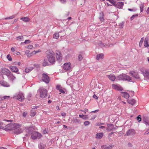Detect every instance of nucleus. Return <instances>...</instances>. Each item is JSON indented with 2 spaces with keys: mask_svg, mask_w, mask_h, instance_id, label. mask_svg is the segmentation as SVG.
I'll use <instances>...</instances> for the list:
<instances>
[{
  "mask_svg": "<svg viewBox=\"0 0 149 149\" xmlns=\"http://www.w3.org/2000/svg\"><path fill=\"white\" fill-rule=\"evenodd\" d=\"M48 61L52 64H54L55 62V58L54 52L52 51L49 50L46 52Z\"/></svg>",
  "mask_w": 149,
  "mask_h": 149,
  "instance_id": "1",
  "label": "nucleus"
},
{
  "mask_svg": "<svg viewBox=\"0 0 149 149\" xmlns=\"http://www.w3.org/2000/svg\"><path fill=\"white\" fill-rule=\"evenodd\" d=\"M20 125L15 123H10L6 125V127L8 130H14L19 128Z\"/></svg>",
  "mask_w": 149,
  "mask_h": 149,
  "instance_id": "2",
  "label": "nucleus"
},
{
  "mask_svg": "<svg viewBox=\"0 0 149 149\" xmlns=\"http://www.w3.org/2000/svg\"><path fill=\"white\" fill-rule=\"evenodd\" d=\"M41 136V134L38 132H33L31 134V138L33 139H40Z\"/></svg>",
  "mask_w": 149,
  "mask_h": 149,
  "instance_id": "3",
  "label": "nucleus"
},
{
  "mask_svg": "<svg viewBox=\"0 0 149 149\" xmlns=\"http://www.w3.org/2000/svg\"><path fill=\"white\" fill-rule=\"evenodd\" d=\"M13 98L15 99H16L20 101H23L24 98L23 94L21 93H19L17 95L14 96Z\"/></svg>",
  "mask_w": 149,
  "mask_h": 149,
  "instance_id": "4",
  "label": "nucleus"
},
{
  "mask_svg": "<svg viewBox=\"0 0 149 149\" xmlns=\"http://www.w3.org/2000/svg\"><path fill=\"white\" fill-rule=\"evenodd\" d=\"M140 71L143 72L145 78L147 79H149V70H145L144 69L141 68L140 69Z\"/></svg>",
  "mask_w": 149,
  "mask_h": 149,
  "instance_id": "5",
  "label": "nucleus"
},
{
  "mask_svg": "<svg viewBox=\"0 0 149 149\" xmlns=\"http://www.w3.org/2000/svg\"><path fill=\"white\" fill-rule=\"evenodd\" d=\"M47 95V91L46 89L42 88L40 91V96L42 98L45 97Z\"/></svg>",
  "mask_w": 149,
  "mask_h": 149,
  "instance_id": "6",
  "label": "nucleus"
},
{
  "mask_svg": "<svg viewBox=\"0 0 149 149\" xmlns=\"http://www.w3.org/2000/svg\"><path fill=\"white\" fill-rule=\"evenodd\" d=\"M42 79L46 83H48L49 81V78L47 74L43 73L42 74Z\"/></svg>",
  "mask_w": 149,
  "mask_h": 149,
  "instance_id": "7",
  "label": "nucleus"
},
{
  "mask_svg": "<svg viewBox=\"0 0 149 149\" xmlns=\"http://www.w3.org/2000/svg\"><path fill=\"white\" fill-rule=\"evenodd\" d=\"M56 57L57 60L60 61L62 59V54L60 51L57 50L56 51Z\"/></svg>",
  "mask_w": 149,
  "mask_h": 149,
  "instance_id": "8",
  "label": "nucleus"
},
{
  "mask_svg": "<svg viewBox=\"0 0 149 149\" xmlns=\"http://www.w3.org/2000/svg\"><path fill=\"white\" fill-rule=\"evenodd\" d=\"M130 74L132 75L133 77L137 79H140L139 76L138 74L134 71H132L130 72Z\"/></svg>",
  "mask_w": 149,
  "mask_h": 149,
  "instance_id": "9",
  "label": "nucleus"
},
{
  "mask_svg": "<svg viewBox=\"0 0 149 149\" xmlns=\"http://www.w3.org/2000/svg\"><path fill=\"white\" fill-rule=\"evenodd\" d=\"M135 131L133 129H130L126 133V135L127 136L133 135L136 134Z\"/></svg>",
  "mask_w": 149,
  "mask_h": 149,
  "instance_id": "10",
  "label": "nucleus"
},
{
  "mask_svg": "<svg viewBox=\"0 0 149 149\" xmlns=\"http://www.w3.org/2000/svg\"><path fill=\"white\" fill-rule=\"evenodd\" d=\"M113 88L116 90L121 91L123 90V88L119 85H115L113 84L112 85Z\"/></svg>",
  "mask_w": 149,
  "mask_h": 149,
  "instance_id": "11",
  "label": "nucleus"
},
{
  "mask_svg": "<svg viewBox=\"0 0 149 149\" xmlns=\"http://www.w3.org/2000/svg\"><path fill=\"white\" fill-rule=\"evenodd\" d=\"M114 127L113 125L111 124H107L106 130L108 132H110L113 130Z\"/></svg>",
  "mask_w": 149,
  "mask_h": 149,
  "instance_id": "12",
  "label": "nucleus"
},
{
  "mask_svg": "<svg viewBox=\"0 0 149 149\" xmlns=\"http://www.w3.org/2000/svg\"><path fill=\"white\" fill-rule=\"evenodd\" d=\"M114 147V145L113 144H111L109 146L106 145H103L101 146V148L102 149H112Z\"/></svg>",
  "mask_w": 149,
  "mask_h": 149,
  "instance_id": "13",
  "label": "nucleus"
},
{
  "mask_svg": "<svg viewBox=\"0 0 149 149\" xmlns=\"http://www.w3.org/2000/svg\"><path fill=\"white\" fill-rule=\"evenodd\" d=\"M124 3L123 2H118L117 3H116L115 4V7L118 8L122 9L124 5Z\"/></svg>",
  "mask_w": 149,
  "mask_h": 149,
  "instance_id": "14",
  "label": "nucleus"
},
{
  "mask_svg": "<svg viewBox=\"0 0 149 149\" xmlns=\"http://www.w3.org/2000/svg\"><path fill=\"white\" fill-rule=\"evenodd\" d=\"M0 84L1 85L4 87H8L10 86V84L8 83L3 80H1L0 81Z\"/></svg>",
  "mask_w": 149,
  "mask_h": 149,
  "instance_id": "15",
  "label": "nucleus"
},
{
  "mask_svg": "<svg viewBox=\"0 0 149 149\" xmlns=\"http://www.w3.org/2000/svg\"><path fill=\"white\" fill-rule=\"evenodd\" d=\"M6 76H7L8 78L10 80H13L15 78L10 72Z\"/></svg>",
  "mask_w": 149,
  "mask_h": 149,
  "instance_id": "16",
  "label": "nucleus"
},
{
  "mask_svg": "<svg viewBox=\"0 0 149 149\" xmlns=\"http://www.w3.org/2000/svg\"><path fill=\"white\" fill-rule=\"evenodd\" d=\"M10 68L11 70L13 72H17L18 71V68L15 66H10Z\"/></svg>",
  "mask_w": 149,
  "mask_h": 149,
  "instance_id": "17",
  "label": "nucleus"
},
{
  "mask_svg": "<svg viewBox=\"0 0 149 149\" xmlns=\"http://www.w3.org/2000/svg\"><path fill=\"white\" fill-rule=\"evenodd\" d=\"M41 52V50H40V49H39L37 51H33L32 52H31V53H30L29 54H28V57L29 56H32L33 55H35L36 54L38 53H40Z\"/></svg>",
  "mask_w": 149,
  "mask_h": 149,
  "instance_id": "18",
  "label": "nucleus"
},
{
  "mask_svg": "<svg viewBox=\"0 0 149 149\" xmlns=\"http://www.w3.org/2000/svg\"><path fill=\"white\" fill-rule=\"evenodd\" d=\"M1 72L3 74L7 75L10 71L6 68H3L2 69Z\"/></svg>",
  "mask_w": 149,
  "mask_h": 149,
  "instance_id": "19",
  "label": "nucleus"
},
{
  "mask_svg": "<svg viewBox=\"0 0 149 149\" xmlns=\"http://www.w3.org/2000/svg\"><path fill=\"white\" fill-rule=\"evenodd\" d=\"M121 93L122 96L126 99L130 97L129 94L126 92H121Z\"/></svg>",
  "mask_w": 149,
  "mask_h": 149,
  "instance_id": "20",
  "label": "nucleus"
},
{
  "mask_svg": "<svg viewBox=\"0 0 149 149\" xmlns=\"http://www.w3.org/2000/svg\"><path fill=\"white\" fill-rule=\"evenodd\" d=\"M103 133L102 132L97 133L96 135V137L97 139H100L103 136Z\"/></svg>",
  "mask_w": 149,
  "mask_h": 149,
  "instance_id": "21",
  "label": "nucleus"
},
{
  "mask_svg": "<svg viewBox=\"0 0 149 149\" xmlns=\"http://www.w3.org/2000/svg\"><path fill=\"white\" fill-rule=\"evenodd\" d=\"M108 78L112 81H114L116 79L115 76L113 74H110L109 75H107Z\"/></svg>",
  "mask_w": 149,
  "mask_h": 149,
  "instance_id": "22",
  "label": "nucleus"
},
{
  "mask_svg": "<svg viewBox=\"0 0 149 149\" xmlns=\"http://www.w3.org/2000/svg\"><path fill=\"white\" fill-rule=\"evenodd\" d=\"M104 55L103 54H97L96 57V59L97 60L101 59L103 58Z\"/></svg>",
  "mask_w": 149,
  "mask_h": 149,
  "instance_id": "23",
  "label": "nucleus"
},
{
  "mask_svg": "<svg viewBox=\"0 0 149 149\" xmlns=\"http://www.w3.org/2000/svg\"><path fill=\"white\" fill-rule=\"evenodd\" d=\"M63 68L66 71L71 70L72 69L71 66H63Z\"/></svg>",
  "mask_w": 149,
  "mask_h": 149,
  "instance_id": "24",
  "label": "nucleus"
},
{
  "mask_svg": "<svg viewBox=\"0 0 149 149\" xmlns=\"http://www.w3.org/2000/svg\"><path fill=\"white\" fill-rule=\"evenodd\" d=\"M144 45L146 47H148L149 46L148 42V39L147 38H146L144 42Z\"/></svg>",
  "mask_w": 149,
  "mask_h": 149,
  "instance_id": "25",
  "label": "nucleus"
},
{
  "mask_svg": "<svg viewBox=\"0 0 149 149\" xmlns=\"http://www.w3.org/2000/svg\"><path fill=\"white\" fill-rule=\"evenodd\" d=\"M125 74H123L118 76V78L119 80H124L125 79Z\"/></svg>",
  "mask_w": 149,
  "mask_h": 149,
  "instance_id": "26",
  "label": "nucleus"
},
{
  "mask_svg": "<svg viewBox=\"0 0 149 149\" xmlns=\"http://www.w3.org/2000/svg\"><path fill=\"white\" fill-rule=\"evenodd\" d=\"M20 19L25 22H28L30 21L29 19L27 17L21 18Z\"/></svg>",
  "mask_w": 149,
  "mask_h": 149,
  "instance_id": "27",
  "label": "nucleus"
},
{
  "mask_svg": "<svg viewBox=\"0 0 149 149\" xmlns=\"http://www.w3.org/2000/svg\"><path fill=\"white\" fill-rule=\"evenodd\" d=\"M73 121L74 123H77L79 124H80L81 123L79 119L76 118L73 119Z\"/></svg>",
  "mask_w": 149,
  "mask_h": 149,
  "instance_id": "28",
  "label": "nucleus"
},
{
  "mask_svg": "<svg viewBox=\"0 0 149 149\" xmlns=\"http://www.w3.org/2000/svg\"><path fill=\"white\" fill-rule=\"evenodd\" d=\"M33 68L32 67H28L26 68L25 72L26 73H28L30 71L32 70Z\"/></svg>",
  "mask_w": 149,
  "mask_h": 149,
  "instance_id": "29",
  "label": "nucleus"
},
{
  "mask_svg": "<svg viewBox=\"0 0 149 149\" xmlns=\"http://www.w3.org/2000/svg\"><path fill=\"white\" fill-rule=\"evenodd\" d=\"M128 102L132 105L134 104L136 102V101L134 99L129 100H128Z\"/></svg>",
  "mask_w": 149,
  "mask_h": 149,
  "instance_id": "30",
  "label": "nucleus"
},
{
  "mask_svg": "<svg viewBox=\"0 0 149 149\" xmlns=\"http://www.w3.org/2000/svg\"><path fill=\"white\" fill-rule=\"evenodd\" d=\"M104 14L102 12L100 13V17L99 19L101 22H103L104 20L103 18Z\"/></svg>",
  "mask_w": 149,
  "mask_h": 149,
  "instance_id": "31",
  "label": "nucleus"
},
{
  "mask_svg": "<svg viewBox=\"0 0 149 149\" xmlns=\"http://www.w3.org/2000/svg\"><path fill=\"white\" fill-rule=\"evenodd\" d=\"M132 79L131 77L129 76L126 75L125 74V79L124 80L130 81Z\"/></svg>",
  "mask_w": 149,
  "mask_h": 149,
  "instance_id": "32",
  "label": "nucleus"
},
{
  "mask_svg": "<svg viewBox=\"0 0 149 149\" xmlns=\"http://www.w3.org/2000/svg\"><path fill=\"white\" fill-rule=\"evenodd\" d=\"M107 1H109L110 3L112 4L111 5H110V6L113 5L114 6H115V4L116 3V2L115 1L113 0H106Z\"/></svg>",
  "mask_w": 149,
  "mask_h": 149,
  "instance_id": "33",
  "label": "nucleus"
},
{
  "mask_svg": "<svg viewBox=\"0 0 149 149\" xmlns=\"http://www.w3.org/2000/svg\"><path fill=\"white\" fill-rule=\"evenodd\" d=\"M45 145L42 143H40L39 146V149H44Z\"/></svg>",
  "mask_w": 149,
  "mask_h": 149,
  "instance_id": "34",
  "label": "nucleus"
},
{
  "mask_svg": "<svg viewBox=\"0 0 149 149\" xmlns=\"http://www.w3.org/2000/svg\"><path fill=\"white\" fill-rule=\"evenodd\" d=\"M22 131L23 130L21 128H19L17 130L15 131V132L17 134H18L22 132Z\"/></svg>",
  "mask_w": 149,
  "mask_h": 149,
  "instance_id": "35",
  "label": "nucleus"
},
{
  "mask_svg": "<svg viewBox=\"0 0 149 149\" xmlns=\"http://www.w3.org/2000/svg\"><path fill=\"white\" fill-rule=\"evenodd\" d=\"M59 37L58 33H55L54 34L53 38L54 39H58Z\"/></svg>",
  "mask_w": 149,
  "mask_h": 149,
  "instance_id": "36",
  "label": "nucleus"
},
{
  "mask_svg": "<svg viewBox=\"0 0 149 149\" xmlns=\"http://www.w3.org/2000/svg\"><path fill=\"white\" fill-rule=\"evenodd\" d=\"M144 123L147 125H149V119L144 120Z\"/></svg>",
  "mask_w": 149,
  "mask_h": 149,
  "instance_id": "37",
  "label": "nucleus"
},
{
  "mask_svg": "<svg viewBox=\"0 0 149 149\" xmlns=\"http://www.w3.org/2000/svg\"><path fill=\"white\" fill-rule=\"evenodd\" d=\"M31 42V41H30L29 40H25L24 42H21L20 44H22L24 43L25 44H29V43H30Z\"/></svg>",
  "mask_w": 149,
  "mask_h": 149,
  "instance_id": "38",
  "label": "nucleus"
},
{
  "mask_svg": "<svg viewBox=\"0 0 149 149\" xmlns=\"http://www.w3.org/2000/svg\"><path fill=\"white\" fill-rule=\"evenodd\" d=\"M23 38V36H19L17 37L16 38V39L17 40L22 41V39Z\"/></svg>",
  "mask_w": 149,
  "mask_h": 149,
  "instance_id": "39",
  "label": "nucleus"
},
{
  "mask_svg": "<svg viewBox=\"0 0 149 149\" xmlns=\"http://www.w3.org/2000/svg\"><path fill=\"white\" fill-rule=\"evenodd\" d=\"M143 40H144V39H143V37L142 38H141L140 41L139 42V46L140 47H141V46L142 45L143 43Z\"/></svg>",
  "mask_w": 149,
  "mask_h": 149,
  "instance_id": "40",
  "label": "nucleus"
},
{
  "mask_svg": "<svg viewBox=\"0 0 149 149\" xmlns=\"http://www.w3.org/2000/svg\"><path fill=\"white\" fill-rule=\"evenodd\" d=\"M140 8L141 11L142 12L144 7V5L143 3H141L140 5Z\"/></svg>",
  "mask_w": 149,
  "mask_h": 149,
  "instance_id": "41",
  "label": "nucleus"
},
{
  "mask_svg": "<svg viewBox=\"0 0 149 149\" xmlns=\"http://www.w3.org/2000/svg\"><path fill=\"white\" fill-rule=\"evenodd\" d=\"M7 58L9 61H11L12 60L10 54H8L7 55Z\"/></svg>",
  "mask_w": 149,
  "mask_h": 149,
  "instance_id": "42",
  "label": "nucleus"
},
{
  "mask_svg": "<svg viewBox=\"0 0 149 149\" xmlns=\"http://www.w3.org/2000/svg\"><path fill=\"white\" fill-rule=\"evenodd\" d=\"M79 116L80 118H81L83 119H85L86 117V116L84 115H79Z\"/></svg>",
  "mask_w": 149,
  "mask_h": 149,
  "instance_id": "43",
  "label": "nucleus"
},
{
  "mask_svg": "<svg viewBox=\"0 0 149 149\" xmlns=\"http://www.w3.org/2000/svg\"><path fill=\"white\" fill-rule=\"evenodd\" d=\"M90 124V122L88 121H85L84 122V125L85 126H88Z\"/></svg>",
  "mask_w": 149,
  "mask_h": 149,
  "instance_id": "44",
  "label": "nucleus"
},
{
  "mask_svg": "<svg viewBox=\"0 0 149 149\" xmlns=\"http://www.w3.org/2000/svg\"><path fill=\"white\" fill-rule=\"evenodd\" d=\"M56 88L58 90H60L62 87L60 85H57L56 86Z\"/></svg>",
  "mask_w": 149,
  "mask_h": 149,
  "instance_id": "45",
  "label": "nucleus"
},
{
  "mask_svg": "<svg viewBox=\"0 0 149 149\" xmlns=\"http://www.w3.org/2000/svg\"><path fill=\"white\" fill-rule=\"evenodd\" d=\"M141 116L140 115H139L137 117V120H138L139 122H140L141 121Z\"/></svg>",
  "mask_w": 149,
  "mask_h": 149,
  "instance_id": "46",
  "label": "nucleus"
},
{
  "mask_svg": "<svg viewBox=\"0 0 149 149\" xmlns=\"http://www.w3.org/2000/svg\"><path fill=\"white\" fill-rule=\"evenodd\" d=\"M33 47V46L32 45H30L27 46V48L29 49H32Z\"/></svg>",
  "mask_w": 149,
  "mask_h": 149,
  "instance_id": "47",
  "label": "nucleus"
},
{
  "mask_svg": "<svg viewBox=\"0 0 149 149\" xmlns=\"http://www.w3.org/2000/svg\"><path fill=\"white\" fill-rule=\"evenodd\" d=\"M47 60H45L43 63V65H47Z\"/></svg>",
  "mask_w": 149,
  "mask_h": 149,
  "instance_id": "48",
  "label": "nucleus"
},
{
  "mask_svg": "<svg viewBox=\"0 0 149 149\" xmlns=\"http://www.w3.org/2000/svg\"><path fill=\"white\" fill-rule=\"evenodd\" d=\"M15 65H20L22 64V63L21 62H15Z\"/></svg>",
  "mask_w": 149,
  "mask_h": 149,
  "instance_id": "49",
  "label": "nucleus"
},
{
  "mask_svg": "<svg viewBox=\"0 0 149 149\" xmlns=\"http://www.w3.org/2000/svg\"><path fill=\"white\" fill-rule=\"evenodd\" d=\"M59 92L61 93H65V91L63 90L62 89V88H61L60 90H59Z\"/></svg>",
  "mask_w": 149,
  "mask_h": 149,
  "instance_id": "50",
  "label": "nucleus"
},
{
  "mask_svg": "<svg viewBox=\"0 0 149 149\" xmlns=\"http://www.w3.org/2000/svg\"><path fill=\"white\" fill-rule=\"evenodd\" d=\"M61 115L65 117L66 116V113L64 112H61Z\"/></svg>",
  "mask_w": 149,
  "mask_h": 149,
  "instance_id": "51",
  "label": "nucleus"
},
{
  "mask_svg": "<svg viewBox=\"0 0 149 149\" xmlns=\"http://www.w3.org/2000/svg\"><path fill=\"white\" fill-rule=\"evenodd\" d=\"M14 16H10L8 18H5L6 19H13V18H14Z\"/></svg>",
  "mask_w": 149,
  "mask_h": 149,
  "instance_id": "52",
  "label": "nucleus"
},
{
  "mask_svg": "<svg viewBox=\"0 0 149 149\" xmlns=\"http://www.w3.org/2000/svg\"><path fill=\"white\" fill-rule=\"evenodd\" d=\"M78 59L79 60H81L82 59V57L81 55H79L78 56Z\"/></svg>",
  "mask_w": 149,
  "mask_h": 149,
  "instance_id": "53",
  "label": "nucleus"
},
{
  "mask_svg": "<svg viewBox=\"0 0 149 149\" xmlns=\"http://www.w3.org/2000/svg\"><path fill=\"white\" fill-rule=\"evenodd\" d=\"M149 133V128L144 133L145 134H148Z\"/></svg>",
  "mask_w": 149,
  "mask_h": 149,
  "instance_id": "54",
  "label": "nucleus"
},
{
  "mask_svg": "<svg viewBox=\"0 0 149 149\" xmlns=\"http://www.w3.org/2000/svg\"><path fill=\"white\" fill-rule=\"evenodd\" d=\"M71 64V63L70 62H68L67 63H64L63 65H70Z\"/></svg>",
  "mask_w": 149,
  "mask_h": 149,
  "instance_id": "55",
  "label": "nucleus"
},
{
  "mask_svg": "<svg viewBox=\"0 0 149 149\" xmlns=\"http://www.w3.org/2000/svg\"><path fill=\"white\" fill-rule=\"evenodd\" d=\"M38 107L36 105H33L32 106V108L33 109H36L38 108Z\"/></svg>",
  "mask_w": 149,
  "mask_h": 149,
  "instance_id": "56",
  "label": "nucleus"
},
{
  "mask_svg": "<svg viewBox=\"0 0 149 149\" xmlns=\"http://www.w3.org/2000/svg\"><path fill=\"white\" fill-rule=\"evenodd\" d=\"M10 97V96H5L3 97V98L4 99H8Z\"/></svg>",
  "mask_w": 149,
  "mask_h": 149,
  "instance_id": "57",
  "label": "nucleus"
},
{
  "mask_svg": "<svg viewBox=\"0 0 149 149\" xmlns=\"http://www.w3.org/2000/svg\"><path fill=\"white\" fill-rule=\"evenodd\" d=\"M35 113L34 112H31V116L33 117L35 115Z\"/></svg>",
  "mask_w": 149,
  "mask_h": 149,
  "instance_id": "58",
  "label": "nucleus"
},
{
  "mask_svg": "<svg viewBox=\"0 0 149 149\" xmlns=\"http://www.w3.org/2000/svg\"><path fill=\"white\" fill-rule=\"evenodd\" d=\"M60 1L63 3H64L66 2V0H60Z\"/></svg>",
  "mask_w": 149,
  "mask_h": 149,
  "instance_id": "59",
  "label": "nucleus"
},
{
  "mask_svg": "<svg viewBox=\"0 0 149 149\" xmlns=\"http://www.w3.org/2000/svg\"><path fill=\"white\" fill-rule=\"evenodd\" d=\"M93 97L97 100L98 98V97L95 95H93Z\"/></svg>",
  "mask_w": 149,
  "mask_h": 149,
  "instance_id": "60",
  "label": "nucleus"
},
{
  "mask_svg": "<svg viewBox=\"0 0 149 149\" xmlns=\"http://www.w3.org/2000/svg\"><path fill=\"white\" fill-rule=\"evenodd\" d=\"M136 15H133L131 17V18H130V19L131 20H132L134 19V17L136 16Z\"/></svg>",
  "mask_w": 149,
  "mask_h": 149,
  "instance_id": "61",
  "label": "nucleus"
},
{
  "mask_svg": "<svg viewBox=\"0 0 149 149\" xmlns=\"http://www.w3.org/2000/svg\"><path fill=\"white\" fill-rule=\"evenodd\" d=\"M99 111V110L98 109L94 111H92L91 112V113H95Z\"/></svg>",
  "mask_w": 149,
  "mask_h": 149,
  "instance_id": "62",
  "label": "nucleus"
},
{
  "mask_svg": "<svg viewBox=\"0 0 149 149\" xmlns=\"http://www.w3.org/2000/svg\"><path fill=\"white\" fill-rule=\"evenodd\" d=\"M11 50L12 52H14L15 51V48L13 47L11 48Z\"/></svg>",
  "mask_w": 149,
  "mask_h": 149,
  "instance_id": "63",
  "label": "nucleus"
},
{
  "mask_svg": "<svg viewBox=\"0 0 149 149\" xmlns=\"http://www.w3.org/2000/svg\"><path fill=\"white\" fill-rule=\"evenodd\" d=\"M105 127L104 126H99V128H104Z\"/></svg>",
  "mask_w": 149,
  "mask_h": 149,
  "instance_id": "64",
  "label": "nucleus"
}]
</instances>
